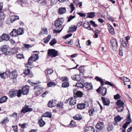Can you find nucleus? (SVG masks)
Here are the masks:
<instances>
[{
	"instance_id": "obj_11",
	"label": "nucleus",
	"mask_w": 132,
	"mask_h": 132,
	"mask_svg": "<svg viewBox=\"0 0 132 132\" xmlns=\"http://www.w3.org/2000/svg\"><path fill=\"white\" fill-rule=\"evenodd\" d=\"M101 98L104 105L106 106L109 105L110 102V100L108 99L103 97H102Z\"/></svg>"
},
{
	"instance_id": "obj_36",
	"label": "nucleus",
	"mask_w": 132,
	"mask_h": 132,
	"mask_svg": "<svg viewBox=\"0 0 132 132\" xmlns=\"http://www.w3.org/2000/svg\"><path fill=\"white\" fill-rule=\"evenodd\" d=\"M7 97L6 96H3L0 99V103H1L5 102L7 101Z\"/></svg>"
},
{
	"instance_id": "obj_4",
	"label": "nucleus",
	"mask_w": 132,
	"mask_h": 132,
	"mask_svg": "<svg viewBox=\"0 0 132 132\" xmlns=\"http://www.w3.org/2000/svg\"><path fill=\"white\" fill-rule=\"evenodd\" d=\"M33 110L32 108H30L29 105L26 104L23 106L21 111V112L23 114H25L26 113L31 112Z\"/></svg>"
},
{
	"instance_id": "obj_1",
	"label": "nucleus",
	"mask_w": 132,
	"mask_h": 132,
	"mask_svg": "<svg viewBox=\"0 0 132 132\" xmlns=\"http://www.w3.org/2000/svg\"><path fill=\"white\" fill-rule=\"evenodd\" d=\"M63 20L62 18H59L58 19L56 20L55 21L54 25L56 27V29H60L61 28L60 30H53V31L54 33H58L60 32L62 30L63 27L62 26V24L63 22Z\"/></svg>"
},
{
	"instance_id": "obj_29",
	"label": "nucleus",
	"mask_w": 132,
	"mask_h": 132,
	"mask_svg": "<svg viewBox=\"0 0 132 132\" xmlns=\"http://www.w3.org/2000/svg\"><path fill=\"white\" fill-rule=\"evenodd\" d=\"M42 116L44 117H47L51 118L52 117V115L51 113L47 112L43 114Z\"/></svg>"
},
{
	"instance_id": "obj_44",
	"label": "nucleus",
	"mask_w": 132,
	"mask_h": 132,
	"mask_svg": "<svg viewBox=\"0 0 132 132\" xmlns=\"http://www.w3.org/2000/svg\"><path fill=\"white\" fill-rule=\"evenodd\" d=\"M4 54L5 55H10L12 54V52L11 50L8 48L6 50V52H5Z\"/></svg>"
},
{
	"instance_id": "obj_52",
	"label": "nucleus",
	"mask_w": 132,
	"mask_h": 132,
	"mask_svg": "<svg viewBox=\"0 0 132 132\" xmlns=\"http://www.w3.org/2000/svg\"><path fill=\"white\" fill-rule=\"evenodd\" d=\"M122 118L119 116H118L114 119V120L116 122H119L121 120Z\"/></svg>"
},
{
	"instance_id": "obj_50",
	"label": "nucleus",
	"mask_w": 132,
	"mask_h": 132,
	"mask_svg": "<svg viewBox=\"0 0 132 132\" xmlns=\"http://www.w3.org/2000/svg\"><path fill=\"white\" fill-rule=\"evenodd\" d=\"M5 16V14L4 12L0 11V21L4 19Z\"/></svg>"
},
{
	"instance_id": "obj_40",
	"label": "nucleus",
	"mask_w": 132,
	"mask_h": 132,
	"mask_svg": "<svg viewBox=\"0 0 132 132\" xmlns=\"http://www.w3.org/2000/svg\"><path fill=\"white\" fill-rule=\"evenodd\" d=\"M8 48L7 46L6 45H3L1 47V49L2 51L4 53L5 52H6V50Z\"/></svg>"
},
{
	"instance_id": "obj_35",
	"label": "nucleus",
	"mask_w": 132,
	"mask_h": 132,
	"mask_svg": "<svg viewBox=\"0 0 132 132\" xmlns=\"http://www.w3.org/2000/svg\"><path fill=\"white\" fill-rule=\"evenodd\" d=\"M12 18H11V22H13L16 20H18L19 19V16L15 15H12Z\"/></svg>"
},
{
	"instance_id": "obj_9",
	"label": "nucleus",
	"mask_w": 132,
	"mask_h": 132,
	"mask_svg": "<svg viewBox=\"0 0 132 132\" xmlns=\"http://www.w3.org/2000/svg\"><path fill=\"white\" fill-rule=\"evenodd\" d=\"M16 71L14 70L12 71L10 74L9 77L12 80L15 79L17 76Z\"/></svg>"
},
{
	"instance_id": "obj_59",
	"label": "nucleus",
	"mask_w": 132,
	"mask_h": 132,
	"mask_svg": "<svg viewBox=\"0 0 132 132\" xmlns=\"http://www.w3.org/2000/svg\"><path fill=\"white\" fill-rule=\"evenodd\" d=\"M42 30L43 34H47V30L46 28H42Z\"/></svg>"
},
{
	"instance_id": "obj_62",
	"label": "nucleus",
	"mask_w": 132,
	"mask_h": 132,
	"mask_svg": "<svg viewBox=\"0 0 132 132\" xmlns=\"http://www.w3.org/2000/svg\"><path fill=\"white\" fill-rule=\"evenodd\" d=\"M131 122V119L130 118V116L129 114L128 116V117L127 118V122L129 124Z\"/></svg>"
},
{
	"instance_id": "obj_61",
	"label": "nucleus",
	"mask_w": 132,
	"mask_h": 132,
	"mask_svg": "<svg viewBox=\"0 0 132 132\" xmlns=\"http://www.w3.org/2000/svg\"><path fill=\"white\" fill-rule=\"evenodd\" d=\"M75 15L72 16L71 15H70V16H69L68 18V22H70L72 19L75 18Z\"/></svg>"
},
{
	"instance_id": "obj_60",
	"label": "nucleus",
	"mask_w": 132,
	"mask_h": 132,
	"mask_svg": "<svg viewBox=\"0 0 132 132\" xmlns=\"http://www.w3.org/2000/svg\"><path fill=\"white\" fill-rule=\"evenodd\" d=\"M58 0H51V3L52 5H54L57 2Z\"/></svg>"
},
{
	"instance_id": "obj_28",
	"label": "nucleus",
	"mask_w": 132,
	"mask_h": 132,
	"mask_svg": "<svg viewBox=\"0 0 132 132\" xmlns=\"http://www.w3.org/2000/svg\"><path fill=\"white\" fill-rule=\"evenodd\" d=\"M85 132H94V129L92 127L87 128L85 130Z\"/></svg>"
},
{
	"instance_id": "obj_42",
	"label": "nucleus",
	"mask_w": 132,
	"mask_h": 132,
	"mask_svg": "<svg viewBox=\"0 0 132 132\" xmlns=\"http://www.w3.org/2000/svg\"><path fill=\"white\" fill-rule=\"evenodd\" d=\"M51 35H48L44 39V42L45 43L48 42L51 39Z\"/></svg>"
},
{
	"instance_id": "obj_39",
	"label": "nucleus",
	"mask_w": 132,
	"mask_h": 132,
	"mask_svg": "<svg viewBox=\"0 0 132 132\" xmlns=\"http://www.w3.org/2000/svg\"><path fill=\"white\" fill-rule=\"evenodd\" d=\"M31 57H32V59L34 61H36L38 59V55L37 54H34Z\"/></svg>"
},
{
	"instance_id": "obj_46",
	"label": "nucleus",
	"mask_w": 132,
	"mask_h": 132,
	"mask_svg": "<svg viewBox=\"0 0 132 132\" xmlns=\"http://www.w3.org/2000/svg\"><path fill=\"white\" fill-rule=\"evenodd\" d=\"M109 32L112 34H113L114 33V30L112 26H110L109 27Z\"/></svg>"
},
{
	"instance_id": "obj_43",
	"label": "nucleus",
	"mask_w": 132,
	"mask_h": 132,
	"mask_svg": "<svg viewBox=\"0 0 132 132\" xmlns=\"http://www.w3.org/2000/svg\"><path fill=\"white\" fill-rule=\"evenodd\" d=\"M128 43V41L127 40H122L121 44V46L124 47H126L127 46V45Z\"/></svg>"
},
{
	"instance_id": "obj_20",
	"label": "nucleus",
	"mask_w": 132,
	"mask_h": 132,
	"mask_svg": "<svg viewBox=\"0 0 132 132\" xmlns=\"http://www.w3.org/2000/svg\"><path fill=\"white\" fill-rule=\"evenodd\" d=\"M17 2L20 4L21 6H24L25 5L27 4V2L26 0H18Z\"/></svg>"
},
{
	"instance_id": "obj_27",
	"label": "nucleus",
	"mask_w": 132,
	"mask_h": 132,
	"mask_svg": "<svg viewBox=\"0 0 132 132\" xmlns=\"http://www.w3.org/2000/svg\"><path fill=\"white\" fill-rule=\"evenodd\" d=\"M73 118L75 120H79L82 119V116L80 114H77L73 117Z\"/></svg>"
},
{
	"instance_id": "obj_22",
	"label": "nucleus",
	"mask_w": 132,
	"mask_h": 132,
	"mask_svg": "<svg viewBox=\"0 0 132 132\" xmlns=\"http://www.w3.org/2000/svg\"><path fill=\"white\" fill-rule=\"evenodd\" d=\"M2 36L3 41L5 40L7 41L9 40L10 37L9 35L4 34Z\"/></svg>"
},
{
	"instance_id": "obj_15",
	"label": "nucleus",
	"mask_w": 132,
	"mask_h": 132,
	"mask_svg": "<svg viewBox=\"0 0 132 132\" xmlns=\"http://www.w3.org/2000/svg\"><path fill=\"white\" fill-rule=\"evenodd\" d=\"M66 11V8L64 7L59 8L58 9V12L60 14H63L65 13Z\"/></svg>"
},
{
	"instance_id": "obj_32",
	"label": "nucleus",
	"mask_w": 132,
	"mask_h": 132,
	"mask_svg": "<svg viewBox=\"0 0 132 132\" xmlns=\"http://www.w3.org/2000/svg\"><path fill=\"white\" fill-rule=\"evenodd\" d=\"M34 61L33 60V59H32V57H30L28 60V64L26 66V67L28 68H30V67L29 65H31L32 63V61Z\"/></svg>"
},
{
	"instance_id": "obj_63",
	"label": "nucleus",
	"mask_w": 132,
	"mask_h": 132,
	"mask_svg": "<svg viewBox=\"0 0 132 132\" xmlns=\"http://www.w3.org/2000/svg\"><path fill=\"white\" fill-rule=\"evenodd\" d=\"M69 125L71 126H74L76 125V123L74 121L72 120L71 121Z\"/></svg>"
},
{
	"instance_id": "obj_34",
	"label": "nucleus",
	"mask_w": 132,
	"mask_h": 132,
	"mask_svg": "<svg viewBox=\"0 0 132 132\" xmlns=\"http://www.w3.org/2000/svg\"><path fill=\"white\" fill-rule=\"evenodd\" d=\"M56 84L54 82L50 81L47 83V86L49 87H51L55 86Z\"/></svg>"
},
{
	"instance_id": "obj_10",
	"label": "nucleus",
	"mask_w": 132,
	"mask_h": 132,
	"mask_svg": "<svg viewBox=\"0 0 132 132\" xmlns=\"http://www.w3.org/2000/svg\"><path fill=\"white\" fill-rule=\"evenodd\" d=\"M104 123L103 122L98 123L95 126V127L99 131L102 130L103 128Z\"/></svg>"
},
{
	"instance_id": "obj_21",
	"label": "nucleus",
	"mask_w": 132,
	"mask_h": 132,
	"mask_svg": "<svg viewBox=\"0 0 132 132\" xmlns=\"http://www.w3.org/2000/svg\"><path fill=\"white\" fill-rule=\"evenodd\" d=\"M77 27L75 25H73L71 27L69 28V30L68 31V33L72 32L75 31L77 29Z\"/></svg>"
},
{
	"instance_id": "obj_26",
	"label": "nucleus",
	"mask_w": 132,
	"mask_h": 132,
	"mask_svg": "<svg viewBox=\"0 0 132 132\" xmlns=\"http://www.w3.org/2000/svg\"><path fill=\"white\" fill-rule=\"evenodd\" d=\"M71 78L74 80L80 81V76L78 75H75L71 76Z\"/></svg>"
},
{
	"instance_id": "obj_19",
	"label": "nucleus",
	"mask_w": 132,
	"mask_h": 132,
	"mask_svg": "<svg viewBox=\"0 0 132 132\" xmlns=\"http://www.w3.org/2000/svg\"><path fill=\"white\" fill-rule=\"evenodd\" d=\"M70 104L72 106L75 105L76 103V100L75 97H71L69 101Z\"/></svg>"
},
{
	"instance_id": "obj_2",
	"label": "nucleus",
	"mask_w": 132,
	"mask_h": 132,
	"mask_svg": "<svg viewBox=\"0 0 132 132\" xmlns=\"http://www.w3.org/2000/svg\"><path fill=\"white\" fill-rule=\"evenodd\" d=\"M21 89H19L18 90L12 89L9 91V95L10 98H13L16 96L19 97L21 96Z\"/></svg>"
},
{
	"instance_id": "obj_54",
	"label": "nucleus",
	"mask_w": 132,
	"mask_h": 132,
	"mask_svg": "<svg viewBox=\"0 0 132 132\" xmlns=\"http://www.w3.org/2000/svg\"><path fill=\"white\" fill-rule=\"evenodd\" d=\"M16 57L18 59H23L24 57L22 54H18L16 55Z\"/></svg>"
},
{
	"instance_id": "obj_57",
	"label": "nucleus",
	"mask_w": 132,
	"mask_h": 132,
	"mask_svg": "<svg viewBox=\"0 0 132 132\" xmlns=\"http://www.w3.org/2000/svg\"><path fill=\"white\" fill-rule=\"evenodd\" d=\"M123 81L125 85H126V84L125 83V82H129L130 81V80L128 78L125 77H123Z\"/></svg>"
},
{
	"instance_id": "obj_13",
	"label": "nucleus",
	"mask_w": 132,
	"mask_h": 132,
	"mask_svg": "<svg viewBox=\"0 0 132 132\" xmlns=\"http://www.w3.org/2000/svg\"><path fill=\"white\" fill-rule=\"evenodd\" d=\"M83 26L84 28L87 29L88 30L94 31L93 29L90 28V24L88 21L85 22L83 24Z\"/></svg>"
},
{
	"instance_id": "obj_30",
	"label": "nucleus",
	"mask_w": 132,
	"mask_h": 132,
	"mask_svg": "<svg viewBox=\"0 0 132 132\" xmlns=\"http://www.w3.org/2000/svg\"><path fill=\"white\" fill-rule=\"evenodd\" d=\"M18 36L19 35H22L24 34V31L23 29L22 28H19L16 30Z\"/></svg>"
},
{
	"instance_id": "obj_7",
	"label": "nucleus",
	"mask_w": 132,
	"mask_h": 132,
	"mask_svg": "<svg viewBox=\"0 0 132 132\" xmlns=\"http://www.w3.org/2000/svg\"><path fill=\"white\" fill-rule=\"evenodd\" d=\"M34 89H37L35 93V95L36 96H38L42 92V88L40 85H39L37 86H35Z\"/></svg>"
},
{
	"instance_id": "obj_16",
	"label": "nucleus",
	"mask_w": 132,
	"mask_h": 132,
	"mask_svg": "<svg viewBox=\"0 0 132 132\" xmlns=\"http://www.w3.org/2000/svg\"><path fill=\"white\" fill-rule=\"evenodd\" d=\"M101 83V85H104L105 84L108 85H110L113 88H114L115 87V85L112 84L110 82L106 81V82H104L103 81V80H102L100 82Z\"/></svg>"
},
{
	"instance_id": "obj_31",
	"label": "nucleus",
	"mask_w": 132,
	"mask_h": 132,
	"mask_svg": "<svg viewBox=\"0 0 132 132\" xmlns=\"http://www.w3.org/2000/svg\"><path fill=\"white\" fill-rule=\"evenodd\" d=\"M82 93L80 91H78L76 93L75 95L74 96V97H81L82 96Z\"/></svg>"
},
{
	"instance_id": "obj_55",
	"label": "nucleus",
	"mask_w": 132,
	"mask_h": 132,
	"mask_svg": "<svg viewBox=\"0 0 132 132\" xmlns=\"http://www.w3.org/2000/svg\"><path fill=\"white\" fill-rule=\"evenodd\" d=\"M60 79L62 81L67 82L68 80V78L66 77H63L61 78Z\"/></svg>"
},
{
	"instance_id": "obj_41",
	"label": "nucleus",
	"mask_w": 132,
	"mask_h": 132,
	"mask_svg": "<svg viewBox=\"0 0 132 132\" xmlns=\"http://www.w3.org/2000/svg\"><path fill=\"white\" fill-rule=\"evenodd\" d=\"M84 84L80 82H78L76 83L75 86L78 87L83 88H84Z\"/></svg>"
},
{
	"instance_id": "obj_53",
	"label": "nucleus",
	"mask_w": 132,
	"mask_h": 132,
	"mask_svg": "<svg viewBox=\"0 0 132 132\" xmlns=\"http://www.w3.org/2000/svg\"><path fill=\"white\" fill-rule=\"evenodd\" d=\"M56 43V41L55 38L52 39L50 42V44L51 46H53Z\"/></svg>"
},
{
	"instance_id": "obj_3",
	"label": "nucleus",
	"mask_w": 132,
	"mask_h": 132,
	"mask_svg": "<svg viewBox=\"0 0 132 132\" xmlns=\"http://www.w3.org/2000/svg\"><path fill=\"white\" fill-rule=\"evenodd\" d=\"M48 56L51 58L55 57L58 55V52L54 49H49L47 51Z\"/></svg>"
},
{
	"instance_id": "obj_48",
	"label": "nucleus",
	"mask_w": 132,
	"mask_h": 132,
	"mask_svg": "<svg viewBox=\"0 0 132 132\" xmlns=\"http://www.w3.org/2000/svg\"><path fill=\"white\" fill-rule=\"evenodd\" d=\"M23 73L26 75L29 74H31L30 72V70L29 69H26Z\"/></svg>"
},
{
	"instance_id": "obj_17",
	"label": "nucleus",
	"mask_w": 132,
	"mask_h": 132,
	"mask_svg": "<svg viewBox=\"0 0 132 132\" xmlns=\"http://www.w3.org/2000/svg\"><path fill=\"white\" fill-rule=\"evenodd\" d=\"M56 105L55 101L52 100L50 101L48 104V107L52 108L54 107Z\"/></svg>"
},
{
	"instance_id": "obj_38",
	"label": "nucleus",
	"mask_w": 132,
	"mask_h": 132,
	"mask_svg": "<svg viewBox=\"0 0 132 132\" xmlns=\"http://www.w3.org/2000/svg\"><path fill=\"white\" fill-rule=\"evenodd\" d=\"M9 121V120L8 118L7 117H5L3 119V121L1 122V123L2 125L8 123Z\"/></svg>"
},
{
	"instance_id": "obj_18",
	"label": "nucleus",
	"mask_w": 132,
	"mask_h": 132,
	"mask_svg": "<svg viewBox=\"0 0 132 132\" xmlns=\"http://www.w3.org/2000/svg\"><path fill=\"white\" fill-rule=\"evenodd\" d=\"M97 110L96 108H94L93 109H90L88 111V113L90 116H92L93 115V114L97 112Z\"/></svg>"
},
{
	"instance_id": "obj_45",
	"label": "nucleus",
	"mask_w": 132,
	"mask_h": 132,
	"mask_svg": "<svg viewBox=\"0 0 132 132\" xmlns=\"http://www.w3.org/2000/svg\"><path fill=\"white\" fill-rule=\"evenodd\" d=\"M95 13L93 12H91L88 13L87 14L88 16L87 17L92 18L95 15Z\"/></svg>"
},
{
	"instance_id": "obj_49",
	"label": "nucleus",
	"mask_w": 132,
	"mask_h": 132,
	"mask_svg": "<svg viewBox=\"0 0 132 132\" xmlns=\"http://www.w3.org/2000/svg\"><path fill=\"white\" fill-rule=\"evenodd\" d=\"M69 84L68 82H63L62 84V86L63 87L66 88L69 86Z\"/></svg>"
},
{
	"instance_id": "obj_14",
	"label": "nucleus",
	"mask_w": 132,
	"mask_h": 132,
	"mask_svg": "<svg viewBox=\"0 0 132 132\" xmlns=\"http://www.w3.org/2000/svg\"><path fill=\"white\" fill-rule=\"evenodd\" d=\"M88 104L86 105L84 103H79L77 105V108L80 110H82L84 109L85 107H87Z\"/></svg>"
},
{
	"instance_id": "obj_37",
	"label": "nucleus",
	"mask_w": 132,
	"mask_h": 132,
	"mask_svg": "<svg viewBox=\"0 0 132 132\" xmlns=\"http://www.w3.org/2000/svg\"><path fill=\"white\" fill-rule=\"evenodd\" d=\"M113 125L112 123H110L107 126V130L108 131H111L113 129Z\"/></svg>"
},
{
	"instance_id": "obj_58",
	"label": "nucleus",
	"mask_w": 132,
	"mask_h": 132,
	"mask_svg": "<svg viewBox=\"0 0 132 132\" xmlns=\"http://www.w3.org/2000/svg\"><path fill=\"white\" fill-rule=\"evenodd\" d=\"M89 22L90 23L91 25L94 27H95L97 26V25L96 24L95 22L93 21H90Z\"/></svg>"
},
{
	"instance_id": "obj_8",
	"label": "nucleus",
	"mask_w": 132,
	"mask_h": 132,
	"mask_svg": "<svg viewBox=\"0 0 132 132\" xmlns=\"http://www.w3.org/2000/svg\"><path fill=\"white\" fill-rule=\"evenodd\" d=\"M29 87L28 86L26 85L23 87L22 88V90H21V94L24 95L28 94L29 93Z\"/></svg>"
},
{
	"instance_id": "obj_56",
	"label": "nucleus",
	"mask_w": 132,
	"mask_h": 132,
	"mask_svg": "<svg viewBox=\"0 0 132 132\" xmlns=\"http://www.w3.org/2000/svg\"><path fill=\"white\" fill-rule=\"evenodd\" d=\"M120 97L121 96L119 94H117L116 95H114V99L116 100L120 99Z\"/></svg>"
},
{
	"instance_id": "obj_24",
	"label": "nucleus",
	"mask_w": 132,
	"mask_h": 132,
	"mask_svg": "<svg viewBox=\"0 0 132 132\" xmlns=\"http://www.w3.org/2000/svg\"><path fill=\"white\" fill-rule=\"evenodd\" d=\"M53 70L51 69H47L45 70V73L46 74V76H47L49 75H51L53 72Z\"/></svg>"
},
{
	"instance_id": "obj_64",
	"label": "nucleus",
	"mask_w": 132,
	"mask_h": 132,
	"mask_svg": "<svg viewBox=\"0 0 132 132\" xmlns=\"http://www.w3.org/2000/svg\"><path fill=\"white\" fill-rule=\"evenodd\" d=\"M12 127L13 128V130L15 132H17L18 130V126H13Z\"/></svg>"
},
{
	"instance_id": "obj_23",
	"label": "nucleus",
	"mask_w": 132,
	"mask_h": 132,
	"mask_svg": "<svg viewBox=\"0 0 132 132\" xmlns=\"http://www.w3.org/2000/svg\"><path fill=\"white\" fill-rule=\"evenodd\" d=\"M10 35L12 37H15L18 36L16 30L15 29H13L10 33Z\"/></svg>"
},
{
	"instance_id": "obj_51",
	"label": "nucleus",
	"mask_w": 132,
	"mask_h": 132,
	"mask_svg": "<svg viewBox=\"0 0 132 132\" xmlns=\"http://www.w3.org/2000/svg\"><path fill=\"white\" fill-rule=\"evenodd\" d=\"M69 7L71 9V11H70V13H71L73 11L75 10V7L73 4L72 3L70 4V5H69Z\"/></svg>"
},
{
	"instance_id": "obj_6",
	"label": "nucleus",
	"mask_w": 132,
	"mask_h": 132,
	"mask_svg": "<svg viewBox=\"0 0 132 132\" xmlns=\"http://www.w3.org/2000/svg\"><path fill=\"white\" fill-rule=\"evenodd\" d=\"M97 92L100 93L102 94V96H104L106 95L107 89L106 87L103 86L100 87L96 90Z\"/></svg>"
},
{
	"instance_id": "obj_12",
	"label": "nucleus",
	"mask_w": 132,
	"mask_h": 132,
	"mask_svg": "<svg viewBox=\"0 0 132 132\" xmlns=\"http://www.w3.org/2000/svg\"><path fill=\"white\" fill-rule=\"evenodd\" d=\"M84 86L87 90H90L93 89V85L91 83L86 82L84 84Z\"/></svg>"
},
{
	"instance_id": "obj_33",
	"label": "nucleus",
	"mask_w": 132,
	"mask_h": 132,
	"mask_svg": "<svg viewBox=\"0 0 132 132\" xmlns=\"http://www.w3.org/2000/svg\"><path fill=\"white\" fill-rule=\"evenodd\" d=\"M38 123L40 127H42L45 124V122L42 119H40L38 121Z\"/></svg>"
},
{
	"instance_id": "obj_25",
	"label": "nucleus",
	"mask_w": 132,
	"mask_h": 132,
	"mask_svg": "<svg viewBox=\"0 0 132 132\" xmlns=\"http://www.w3.org/2000/svg\"><path fill=\"white\" fill-rule=\"evenodd\" d=\"M116 104L118 106H123L124 104V102L121 100H118L116 102Z\"/></svg>"
},
{
	"instance_id": "obj_5",
	"label": "nucleus",
	"mask_w": 132,
	"mask_h": 132,
	"mask_svg": "<svg viewBox=\"0 0 132 132\" xmlns=\"http://www.w3.org/2000/svg\"><path fill=\"white\" fill-rule=\"evenodd\" d=\"M111 46L112 49L114 50H116L117 48V42L115 39H112L110 41Z\"/></svg>"
},
{
	"instance_id": "obj_47",
	"label": "nucleus",
	"mask_w": 132,
	"mask_h": 132,
	"mask_svg": "<svg viewBox=\"0 0 132 132\" xmlns=\"http://www.w3.org/2000/svg\"><path fill=\"white\" fill-rule=\"evenodd\" d=\"M117 110L118 112H122L124 108V106H118L117 107Z\"/></svg>"
}]
</instances>
